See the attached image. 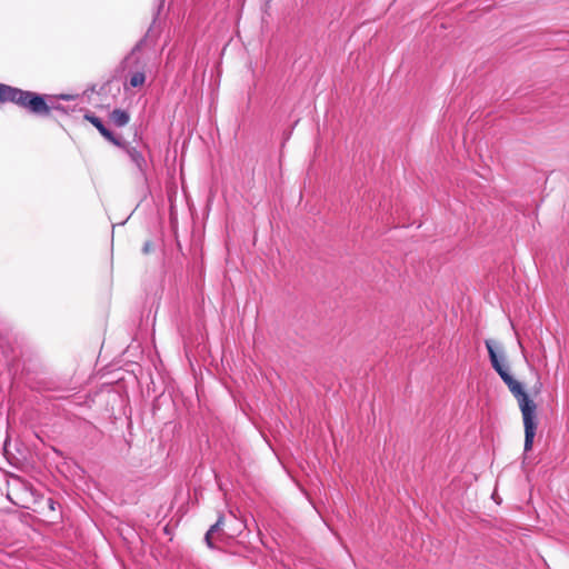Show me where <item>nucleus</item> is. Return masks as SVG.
<instances>
[{
    "label": "nucleus",
    "mask_w": 569,
    "mask_h": 569,
    "mask_svg": "<svg viewBox=\"0 0 569 569\" xmlns=\"http://www.w3.org/2000/svg\"><path fill=\"white\" fill-rule=\"evenodd\" d=\"M84 119L88 120L109 142L113 143L117 147H122L121 138L116 136L112 131H110L103 124L100 118L96 117L94 114H86Z\"/></svg>",
    "instance_id": "obj_3"
},
{
    "label": "nucleus",
    "mask_w": 569,
    "mask_h": 569,
    "mask_svg": "<svg viewBox=\"0 0 569 569\" xmlns=\"http://www.w3.org/2000/svg\"><path fill=\"white\" fill-rule=\"evenodd\" d=\"M22 89L0 83V103L11 102L18 106L20 102V98H22Z\"/></svg>",
    "instance_id": "obj_4"
},
{
    "label": "nucleus",
    "mask_w": 569,
    "mask_h": 569,
    "mask_svg": "<svg viewBox=\"0 0 569 569\" xmlns=\"http://www.w3.org/2000/svg\"><path fill=\"white\" fill-rule=\"evenodd\" d=\"M146 81V76L143 72L141 71H138V72H134L130 79H129V84L132 87V88H137V87H141Z\"/></svg>",
    "instance_id": "obj_8"
},
{
    "label": "nucleus",
    "mask_w": 569,
    "mask_h": 569,
    "mask_svg": "<svg viewBox=\"0 0 569 569\" xmlns=\"http://www.w3.org/2000/svg\"><path fill=\"white\" fill-rule=\"evenodd\" d=\"M110 119L117 127H124L129 122L130 116L122 109H114L110 114Z\"/></svg>",
    "instance_id": "obj_5"
},
{
    "label": "nucleus",
    "mask_w": 569,
    "mask_h": 569,
    "mask_svg": "<svg viewBox=\"0 0 569 569\" xmlns=\"http://www.w3.org/2000/svg\"><path fill=\"white\" fill-rule=\"evenodd\" d=\"M222 522H223V516H220L218 518L217 522L210 527V529L207 531V533L204 536V540L210 548L213 547V542H212L213 535L220 530Z\"/></svg>",
    "instance_id": "obj_7"
},
{
    "label": "nucleus",
    "mask_w": 569,
    "mask_h": 569,
    "mask_svg": "<svg viewBox=\"0 0 569 569\" xmlns=\"http://www.w3.org/2000/svg\"><path fill=\"white\" fill-rule=\"evenodd\" d=\"M127 152H128L131 161L136 164V167L142 171L147 164L146 159L142 156V153L140 151H138L136 148H128Z\"/></svg>",
    "instance_id": "obj_6"
},
{
    "label": "nucleus",
    "mask_w": 569,
    "mask_h": 569,
    "mask_svg": "<svg viewBox=\"0 0 569 569\" xmlns=\"http://www.w3.org/2000/svg\"><path fill=\"white\" fill-rule=\"evenodd\" d=\"M151 250H152V242L151 241H146L143 247H142V252L144 254H148V253L151 252Z\"/></svg>",
    "instance_id": "obj_9"
},
{
    "label": "nucleus",
    "mask_w": 569,
    "mask_h": 569,
    "mask_svg": "<svg viewBox=\"0 0 569 569\" xmlns=\"http://www.w3.org/2000/svg\"><path fill=\"white\" fill-rule=\"evenodd\" d=\"M485 343L489 353L492 368L497 371L502 381L508 386L510 392L515 396V398L518 401L519 408L522 413L525 427V451L528 452L532 449L533 438L536 436L537 430V406L525 392L522 385L509 373L507 366L501 362L495 350L493 341L487 339Z\"/></svg>",
    "instance_id": "obj_1"
},
{
    "label": "nucleus",
    "mask_w": 569,
    "mask_h": 569,
    "mask_svg": "<svg viewBox=\"0 0 569 569\" xmlns=\"http://www.w3.org/2000/svg\"><path fill=\"white\" fill-rule=\"evenodd\" d=\"M542 387V383H538L535 389H536V392H539L540 388Z\"/></svg>",
    "instance_id": "obj_10"
},
{
    "label": "nucleus",
    "mask_w": 569,
    "mask_h": 569,
    "mask_svg": "<svg viewBox=\"0 0 569 569\" xmlns=\"http://www.w3.org/2000/svg\"><path fill=\"white\" fill-rule=\"evenodd\" d=\"M18 107L37 116H49L50 113V107L47 104L43 96L32 91L23 90Z\"/></svg>",
    "instance_id": "obj_2"
}]
</instances>
